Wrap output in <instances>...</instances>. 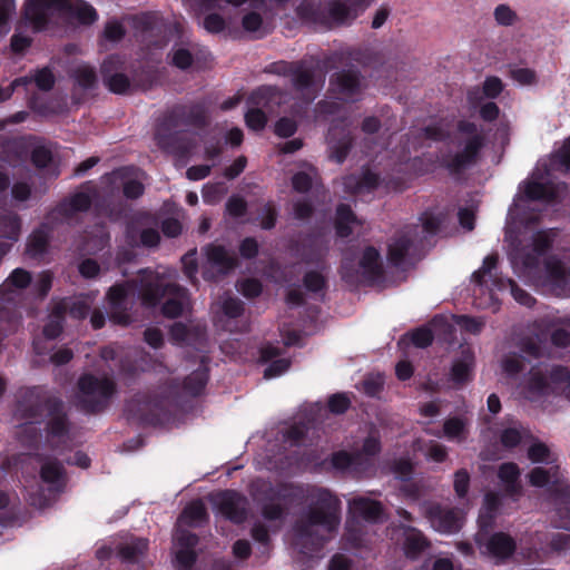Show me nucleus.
Segmentation results:
<instances>
[{
    "label": "nucleus",
    "instance_id": "obj_1",
    "mask_svg": "<svg viewBox=\"0 0 570 570\" xmlns=\"http://www.w3.org/2000/svg\"><path fill=\"white\" fill-rule=\"evenodd\" d=\"M311 507L296 527L297 539L313 544L325 540L340 523V501L325 489L308 494Z\"/></svg>",
    "mask_w": 570,
    "mask_h": 570
},
{
    "label": "nucleus",
    "instance_id": "obj_2",
    "mask_svg": "<svg viewBox=\"0 0 570 570\" xmlns=\"http://www.w3.org/2000/svg\"><path fill=\"white\" fill-rule=\"evenodd\" d=\"M175 271L144 272L140 278L139 296L145 306L154 307L161 298V312L167 317H177L189 308V297L185 288L173 283Z\"/></svg>",
    "mask_w": 570,
    "mask_h": 570
},
{
    "label": "nucleus",
    "instance_id": "obj_3",
    "mask_svg": "<svg viewBox=\"0 0 570 570\" xmlns=\"http://www.w3.org/2000/svg\"><path fill=\"white\" fill-rule=\"evenodd\" d=\"M521 393L530 401H540L551 394H564L570 399V373L563 367L537 364L522 381Z\"/></svg>",
    "mask_w": 570,
    "mask_h": 570
},
{
    "label": "nucleus",
    "instance_id": "obj_4",
    "mask_svg": "<svg viewBox=\"0 0 570 570\" xmlns=\"http://www.w3.org/2000/svg\"><path fill=\"white\" fill-rule=\"evenodd\" d=\"M206 519V508L202 501H194L188 504L180 518L178 519V529L174 534L173 550L175 553L178 570H189L193 566L196 554L195 547L197 537L187 530L181 529L183 525H198Z\"/></svg>",
    "mask_w": 570,
    "mask_h": 570
},
{
    "label": "nucleus",
    "instance_id": "obj_5",
    "mask_svg": "<svg viewBox=\"0 0 570 570\" xmlns=\"http://www.w3.org/2000/svg\"><path fill=\"white\" fill-rule=\"evenodd\" d=\"M497 255H489L483 259L482 266L472 274V282L479 289L480 294L489 293L490 301L497 302L494 291L510 289L513 298L525 306H531L534 299L522 288H520L512 279H503L497 273Z\"/></svg>",
    "mask_w": 570,
    "mask_h": 570
},
{
    "label": "nucleus",
    "instance_id": "obj_6",
    "mask_svg": "<svg viewBox=\"0 0 570 570\" xmlns=\"http://www.w3.org/2000/svg\"><path fill=\"white\" fill-rule=\"evenodd\" d=\"M421 222V225L406 226L389 244V259L393 264L399 265L403 261L413 242H423L435 235L444 222V216L425 213Z\"/></svg>",
    "mask_w": 570,
    "mask_h": 570
},
{
    "label": "nucleus",
    "instance_id": "obj_7",
    "mask_svg": "<svg viewBox=\"0 0 570 570\" xmlns=\"http://www.w3.org/2000/svg\"><path fill=\"white\" fill-rule=\"evenodd\" d=\"M454 139L458 149L453 155H449L444 163L449 168L460 170L475 163L484 145L485 134L475 124L461 121Z\"/></svg>",
    "mask_w": 570,
    "mask_h": 570
},
{
    "label": "nucleus",
    "instance_id": "obj_8",
    "mask_svg": "<svg viewBox=\"0 0 570 570\" xmlns=\"http://www.w3.org/2000/svg\"><path fill=\"white\" fill-rule=\"evenodd\" d=\"M115 392L116 385L111 379L85 374L78 381L76 401L82 409L96 412L107 406Z\"/></svg>",
    "mask_w": 570,
    "mask_h": 570
},
{
    "label": "nucleus",
    "instance_id": "obj_9",
    "mask_svg": "<svg viewBox=\"0 0 570 570\" xmlns=\"http://www.w3.org/2000/svg\"><path fill=\"white\" fill-rule=\"evenodd\" d=\"M370 3V0H331L322 9L307 11L303 6L301 11L316 21L342 24L353 21Z\"/></svg>",
    "mask_w": 570,
    "mask_h": 570
},
{
    "label": "nucleus",
    "instance_id": "obj_10",
    "mask_svg": "<svg viewBox=\"0 0 570 570\" xmlns=\"http://www.w3.org/2000/svg\"><path fill=\"white\" fill-rule=\"evenodd\" d=\"M40 478L46 489H38L29 492L30 503L43 509L49 505L65 485L62 465L56 460H47L40 469Z\"/></svg>",
    "mask_w": 570,
    "mask_h": 570
},
{
    "label": "nucleus",
    "instance_id": "obj_11",
    "mask_svg": "<svg viewBox=\"0 0 570 570\" xmlns=\"http://www.w3.org/2000/svg\"><path fill=\"white\" fill-rule=\"evenodd\" d=\"M550 233H535L530 247L518 248L511 254V263L514 271L527 276H533L538 268L540 257L550 247Z\"/></svg>",
    "mask_w": 570,
    "mask_h": 570
},
{
    "label": "nucleus",
    "instance_id": "obj_12",
    "mask_svg": "<svg viewBox=\"0 0 570 570\" xmlns=\"http://www.w3.org/2000/svg\"><path fill=\"white\" fill-rule=\"evenodd\" d=\"M381 451L380 440L371 435L364 440L361 451L347 453L345 451L333 454V466L338 470H348L356 473L366 471L372 465V459Z\"/></svg>",
    "mask_w": 570,
    "mask_h": 570
},
{
    "label": "nucleus",
    "instance_id": "obj_13",
    "mask_svg": "<svg viewBox=\"0 0 570 570\" xmlns=\"http://www.w3.org/2000/svg\"><path fill=\"white\" fill-rule=\"evenodd\" d=\"M215 511L226 519L240 523L247 517L248 502L236 491L227 490L210 495Z\"/></svg>",
    "mask_w": 570,
    "mask_h": 570
},
{
    "label": "nucleus",
    "instance_id": "obj_14",
    "mask_svg": "<svg viewBox=\"0 0 570 570\" xmlns=\"http://www.w3.org/2000/svg\"><path fill=\"white\" fill-rule=\"evenodd\" d=\"M276 89L273 87H263L252 94L249 101L252 107L245 115L246 125L253 130H262L267 121L266 114L263 110L269 109V101L275 98Z\"/></svg>",
    "mask_w": 570,
    "mask_h": 570
},
{
    "label": "nucleus",
    "instance_id": "obj_15",
    "mask_svg": "<svg viewBox=\"0 0 570 570\" xmlns=\"http://www.w3.org/2000/svg\"><path fill=\"white\" fill-rule=\"evenodd\" d=\"M381 272L380 254L373 247H368L364 250L356 275L350 269V262L347 259L343 263V277L348 281H358L361 278L364 281H374L381 276Z\"/></svg>",
    "mask_w": 570,
    "mask_h": 570
},
{
    "label": "nucleus",
    "instance_id": "obj_16",
    "mask_svg": "<svg viewBox=\"0 0 570 570\" xmlns=\"http://www.w3.org/2000/svg\"><path fill=\"white\" fill-rule=\"evenodd\" d=\"M362 80L355 70H344L331 80V89L335 97L344 101H354L361 95Z\"/></svg>",
    "mask_w": 570,
    "mask_h": 570
},
{
    "label": "nucleus",
    "instance_id": "obj_17",
    "mask_svg": "<svg viewBox=\"0 0 570 570\" xmlns=\"http://www.w3.org/2000/svg\"><path fill=\"white\" fill-rule=\"evenodd\" d=\"M425 513L432 528L441 533H453L461 528L463 515L458 509L430 505Z\"/></svg>",
    "mask_w": 570,
    "mask_h": 570
},
{
    "label": "nucleus",
    "instance_id": "obj_18",
    "mask_svg": "<svg viewBox=\"0 0 570 570\" xmlns=\"http://www.w3.org/2000/svg\"><path fill=\"white\" fill-rule=\"evenodd\" d=\"M204 252L208 264V269L204 272L206 278H213L215 273L226 274L236 266L235 256L223 246L208 245Z\"/></svg>",
    "mask_w": 570,
    "mask_h": 570
},
{
    "label": "nucleus",
    "instance_id": "obj_19",
    "mask_svg": "<svg viewBox=\"0 0 570 570\" xmlns=\"http://www.w3.org/2000/svg\"><path fill=\"white\" fill-rule=\"evenodd\" d=\"M129 286V284L112 286L107 294L109 317L116 324L127 325L130 323V316L127 313Z\"/></svg>",
    "mask_w": 570,
    "mask_h": 570
},
{
    "label": "nucleus",
    "instance_id": "obj_20",
    "mask_svg": "<svg viewBox=\"0 0 570 570\" xmlns=\"http://www.w3.org/2000/svg\"><path fill=\"white\" fill-rule=\"evenodd\" d=\"M521 352L522 354L511 353L502 361V368L507 374L517 375L522 372L525 368V363L530 362L525 356L537 358L542 355L538 340L533 338L523 342Z\"/></svg>",
    "mask_w": 570,
    "mask_h": 570
},
{
    "label": "nucleus",
    "instance_id": "obj_21",
    "mask_svg": "<svg viewBox=\"0 0 570 570\" xmlns=\"http://www.w3.org/2000/svg\"><path fill=\"white\" fill-rule=\"evenodd\" d=\"M122 61L119 57H108L101 65V77L107 88L115 94H124L129 88V79L120 72Z\"/></svg>",
    "mask_w": 570,
    "mask_h": 570
},
{
    "label": "nucleus",
    "instance_id": "obj_22",
    "mask_svg": "<svg viewBox=\"0 0 570 570\" xmlns=\"http://www.w3.org/2000/svg\"><path fill=\"white\" fill-rule=\"evenodd\" d=\"M68 1L69 0H30L26 9V14L35 22L37 28H40L55 12H66Z\"/></svg>",
    "mask_w": 570,
    "mask_h": 570
},
{
    "label": "nucleus",
    "instance_id": "obj_23",
    "mask_svg": "<svg viewBox=\"0 0 570 570\" xmlns=\"http://www.w3.org/2000/svg\"><path fill=\"white\" fill-rule=\"evenodd\" d=\"M543 284L549 286L557 295L564 292V286L570 278V266L564 265L556 257H549L544 261Z\"/></svg>",
    "mask_w": 570,
    "mask_h": 570
},
{
    "label": "nucleus",
    "instance_id": "obj_24",
    "mask_svg": "<svg viewBox=\"0 0 570 570\" xmlns=\"http://www.w3.org/2000/svg\"><path fill=\"white\" fill-rule=\"evenodd\" d=\"M292 81L297 90H314L324 83V72L320 67L305 65L291 66Z\"/></svg>",
    "mask_w": 570,
    "mask_h": 570
},
{
    "label": "nucleus",
    "instance_id": "obj_25",
    "mask_svg": "<svg viewBox=\"0 0 570 570\" xmlns=\"http://www.w3.org/2000/svg\"><path fill=\"white\" fill-rule=\"evenodd\" d=\"M475 540L481 548L484 546L485 551L497 558H507L515 549L513 539L504 533H495L485 541L484 534L479 532Z\"/></svg>",
    "mask_w": 570,
    "mask_h": 570
},
{
    "label": "nucleus",
    "instance_id": "obj_26",
    "mask_svg": "<svg viewBox=\"0 0 570 570\" xmlns=\"http://www.w3.org/2000/svg\"><path fill=\"white\" fill-rule=\"evenodd\" d=\"M48 411V433L53 439L62 440L68 433V422L62 403L51 401L46 405Z\"/></svg>",
    "mask_w": 570,
    "mask_h": 570
},
{
    "label": "nucleus",
    "instance_id": "obj_27",
    "mask_svg": "<svg viewBox=\"0 0 570 570\" xmlns=\"http://www.w3.org/2000/svg\"><path fill=\"white\" fill-rule=\"evenodd\" d=\"M350 511L370 522H377L382 519L383 510L380 502L357 497L348 501Z\"/></svg>",
    "mask_w": 570,
    "mask_h": 570
},
{
    "label": "nucleus",
    "instance_id": "obj_28",
    "mask_svg": "<svg viewBox=\"0 0 570 570\" xmlns=\"http://www.w3.org/2000/svg\"><path fill=\"white\" fill-rule=\"evenodd\" d=\"M148 549V540L144 538H130L120 544L118 556L124 562L139 563Z\"/></svg>",
    "mask_w": 570,
    "mask_h": 570
},
{
    "label": "nucleus",
    "instance_id": "obj_29",
    "mask_svg": "<svg viewBox=\"0 0 570 570\" xmlns=\"http://www.w3.org/2000/svg\"><path fill=\"white\" fill-rule=\"evenodd\" d=\"M397 532H402L404 537L403 550L409 558H416L428 547L426 539L422 532L415 528L403 527L399 529Z\"/></svg>",
    "mask_w": 570,
    "mask_h": 570
},
{
    "label": "nucleus",
    "instance_id": "obj_30",
    "mask_svg": "<svg viewBox=\"0 0 570 570\" xmlns=\"http://www.w3.org/2000/svg\"><path fill=\"white\" fill-rule=\"evenodd\" d=\"M66 12L81 24H91L98 19L95 8L83 0H69Z\"/></svg>",
    "mask_w": 570,
    "mask_h": 570
},
{
    "label": "nucleus",
    "instance_id": "obj_31",
    "mask_svg": "<svg viewBox=\"0 0 570 570\" xmlns=\"http://www.w3.org/2000/svg\"><path fill=\"white\" fill-rule=\"evenodd\" d=\"M561 476L558 465H550L549 468L538 466L529 473V481L533 487L543 488L558 484Z\"/></svg>",
    "mask_w": 570,
    "mask_h": 570
},
{
    "label": "nucleus",
    "instance_id": "obj_32",
    "mask_svg": "<svg viewBox=\"0 0 570 570\" xmlns=\"http://www.w3.org/2000/svg\"><path fill=\"white\" fill-rule=\"evenodd\" d=\"M474 365V355L470 350L462 352L461 358L453 363L451 377L456 384H463L471 379Z\"/></svg>",
    "mask_w": 570,
    "mask_h": 570
},
{
    "label": "nucleus",
    "instance_id": "obj_33",
    "mask_svg": "<svg viewBox=\"0 0 570 570\" xmlns=\"http://www.w3.org/2000/svg\"><path fill=\"white\" fill-rule=\"evenodd\" d=\"M90 205L91 196L86 191H79L61 203L58 207V213L67 218H71L77 213L87 210Z\"/></svg>",
    "mask_w": 570,
    "mask_h": 570
},
{
    "label": "nucleus",
    "instance_id": "obj_34",
    "mask_svg": "<svg viewBox=\"0 0 570 570\" xmlns=\"http://www.w3.org/2000/svg\"><path fill=\"white\" fill-rule=\"evenodd\" d=\"M31 283V275L22 268H16L8 278L1 284L0 293L4 299H10L9 294L16 289L26 288Z\"/></svg>",
    "mask_w": 570,
    "mask_h": 570
},
{
    "label": "nucleus",
    "instance_id": "obj_35",
    "mask_svg": "<svg viewBox=\"0 0 570 570\" xmlns=\"http://www.w3.org/2000/svg\"><path fill=\"white\" fill-rule=\"evenodd\" d=\"M20 218L12 213H0V238L12 245L20 236Z\"/></svg>",
    "mask_w": 570,
    "mask_h": 570
},
{
    "label": "nucleus",
    "instance_id": "obj_36",
    "mask_svg": "<svg viewBox=\"0 0 570 570\" xmlns=\"http://www.w3.org/2000/svg\"><path fill=\"white\" fill-rule=\"evenodd\" d=\"M468 421L462 417H450L443 423V436L449 441L462 443L468 439Z\"/></svg>",
    "mask_w": 570,
    "mask_h": 570
},
{
    "label": "nucleus",
    "instance_id": "obj_37",
    "mask_svg": "<svg viewBox=\"0 0 570 570\" xmlns=\"http://www.w3.org/2000/svg\"><path fill=\"white\" fill-rule=\"evenodd\" d=\"M501 482L504 484L505 491L515 495L520 493L521 487L518 482L520 470L514 463H504L500 466L498 473Z\"/></svg>",
    "mask_w": 570,
    "mask_h": 570
},
{
    "label": "nucleus",
    "instance_id": "obj_38",
    "mask_svg": "<svg viewBox=\"0 0 570 570\" xmlns=\"http://www.w3.org/2000/svg\"><path fill=\"white\" fill-rule=\"evenodd\" d=\"M499 503L500 499L497 493L491 492L485 494L484 503L479 515V525L481 531H485L492 527Z\"/></svg>",
    "mask_w": 570,
    "mask_h": 570
},
{
    "label": "nucleus",
    "instance_id": "obj_39",
    "mask_svg": "<svg viewBox=\"0 0 570 570\" xmlns=\"http://www.w3.org/2000/svg\"><path fill=\"white\" fill-rule=\"evenodd\" d=\"M59 309L65 313L68 311L69 314L75 318H85L90 309L91 303L87 297H75L59 302L57 304Z\"/></svg>",
    "mask_w": 570,
    "mask_h": 570
},
{
    "label": "nucleus",
    "instance_id": "obj_40",
    "mask_svg": "<svg viewBox=\"0 0 570 570\" xmlns=\"http://www.w3.org/2000/svg\"><path fill=\"white\" fill-rule=\"evenodd\" d=\"M357 224L356 217L348 206L340 205L336 210V233L340 237H346L352 233L353 226Z\"/></svg>",
    "mask_w": 570,
    "mask_h": 570
},
{
    "label": "nucleus",
    "instance_id": "obj_41",
    "mask_svg": "<svg viewBox=\"0 0 570 570\" xmlns=\"http://www.w3.org/2000/svg\"><path fill=\"white\" fill-rule=\"evenodd\" d=\"M207 383V372L205 367H199L193 372L185 381L184 389L190 395L199 394Z\"/></svg>",
    "mask_w": 570,
    "mask_h": 570
},
{
    "label": "nucleus",
    "instance_id": "obj_42",
    "mask_svg": "<svg viewBox=\"0 0 570 570\" xmlns=\"http://www.w3.org/2000/svg\"><path fill=\"white\" fill-rule=\"evenodd\" d=\"M63 314L56 305L49 315V320L43 327V334L47 338H56L62 331Z\"/></svg>",
    "mask_w": 570,
    "mask_h": 570
},
{
    "label": "nucleus",
    "instance_id": "obj_43",
    "mask_svg": "<svg viewBox=\"0 0 570 570\" xmlns=\"http://www.w3.org/2000/svg\"><path fill=\"white\" fill-rule=\"evenodd\" d=\"M48 237L43 230H36L28 240L27 254L31 257L42 255L47 247Z\"/></svg>",
    "mask_w": 570,
    "mask_h": 570
},
{
    "label": "nucleus",
    "instance_id": "obj_44",
    "mask_svg": "<svg viewBox=\"0 0 570 570\" xmlns=\"http://www.w3.org/2000/svg\"><path fill=\"white\" fill-rule=\"evenodd\" d=\"M226 193L227 188L223 183H208L203 187L202 196L206 204L214 205L220 202Z\"/></svg>",
    "mask_w": 570,
    "mask_h": 570
},
{
    "label": "nucleus",
    "instance_id": "obj_45",
    "mask_svg": "<svg viewBox=\"0 0 570 570\" xmlns=\"http://www.w3.org/2000/svg\"><path fill=\"white\" fill-rule=\"evenodd\" d=\"M453 321L460 328L472 334H479L485 325L484 318L466 315L453 316Z\"/></svg>",
    "mask_w": 570,
    "mask_h": 570
},
{
    "label": "nucleus",
    "instance_id": "obj_46",
    "mask_svg": "<svg viewBox=\"0 0 570 570\" xmlns=\"http://www.w3.org/2000/svg\"><path fill=\"white\" fill-rule=\"evenodd\" d=\"M494 20L499 26L511 27L518 22L517 12L508 4H499L493 11Z\"/></svg>",
    "mask_w": 570,
    "mask_h": 570
},
{
    "label": "nucleus",
    "instance_id": "obj_47",
    "mask_svg": "<svg viewBox=\"0 0 570 570\" xmlns=\"http://www.w3.org/2000/svg\"><path fill=\"white\" fill-rule=\"evenodd\" d=\"M528 456L533 463H553L550 449L543 443H533L528 450Z\"/></svg>",
    "mask_w": 570,
    "mask_h": 570
},
{
    "label": "nucleus",
    "instance_id": "obj_48",
    "mask_svg": "<svg viewBox=\"0 0 570 570\" xmlns=\"http://www.w3.org/2000/svg\"><path fill=\"white\" fill-rule=\"evenodd\" d=\"M73 77L77 83L83 88H91L97 81L94 69L88 65L77 66L73 69Z\"/></svg>",
    "mask_w": 570,
    "mask_h": 570
},
{
    "label": "nucleus",
    "instance_id": "obj_49",
    "mask_svg": "<svg viewBox=\"0 0 570 570\" xmlns=\"http://www.w3.org/2000/svg\"><path fill=\"white\" fill-rule=\"evenodd\" d=\"M420 450L426 459L434 462H443L448 456L446 446L435 441H429Z\"/></svg>",
    "mask_w": 570,
    "mask_h": 570
},
{
    "label": "nucleus",
    "instance_id": "obj_50",
    "mask_svg": "<svg viewBox=\"0 0 570 570\" xmlns=\"http://www.w3.org/2000/svg\"><path fill=\"white\" fill-rule=\"evenodd\" d=\"M525 195L532 200L548 199L552 196V190L546 184L533 180L527 184Z\"/></svg>",
    "mask_w": 570,
    "mask_h": 570
},
{
    "label": "nucleus",
    "instance_id": "obj_51",
    "mask_svg": "<svg viewBox=\"0 0 570 570\" xmlns=\"http://www.w3.org/2000/svg\"><path fill=\"white\" fill-rule=\"evenodd\" d=\"M470 485V474L465 469H460L454 473V491L458 497L463 498L468 493Z\"/></svg>",
    "mask_w": 570,
    "mask_h": 570
},
{
    "label": "nucleus",
    "instance_id": "obj_52",
    "mask_svg": "<svg viewBox=\"0 0 570 570\" xmlns=\"http://www.w3.org/2000/svg\"><path fill=\"white\" fill-rule=\"evenodd\" d=\"M142 173H137L132 179L127 180L124 184V194L128 198H137L144 191V185L141 183Z\"/></svg>",
    "mask_w": 570,
    "mask_h": 570
},
{
    "label": "nucleus",
    "instance_id": "obj_53",
    "mask_svg": "<svg viewBox=\"0 0 570 570\" xmlns=\"http://www.w3.org/2000/svg\"><path fill=\"white\" fill-rule=\"evenodd\" d=\"M291 365V362L286 358H278L273 361L264 371L265 379H273L285 373Z\"/></svg>",
    "mask_w": 570,
    "mask_h": 570
},
{
    "label": "nucleus",
    "instance_id": "obj_54",
    "mask_svg": "<svg viewBox=\"0 0 570 570\" xmlns=\"http://www.w3.org/2000/svg\"><path fill=\"white\" fill-rule=\"evenodd\" d=\"M51 160H52V154H51L50 149H48L47 147L37 146L32 150V161L37 167H39V168L47 167Z\"/></svg>",
    "mask_w": 570,
    "mask_h": 570
},
{
    "label": "nucleus",
    "instance_id": "obj_55",
    "mask_svg": "<svg viewBox=\"0 0 570 570\" xmlns=\"http://www.w3.org/2000/svg\"><path fill=\"white\" fill-rule=\"evenodd\" d=\"M14 10V0H0V33L8 31L7 24Z\"/></svg>",
    "mask_w": 570,
    "mask_h": 570
},
{
    "label": "nucleus",
    "instance_id": "obj_56",
    "mask_svg": "<svg viewBox=\"0 0 570 570\" xmlns=\"http://www.w3.org/2000/svg\"><path fill=\"white\" fill-rule=\"evenodd\" d=\"M52 285V275L50 272H42L39 274L33 287L36 292L41 296H46Z\"/></svg>",
    "mask_w": 570,
    "mask_h": 570
},
{
    "label": "nucleus",
    "instance_id": "obj_57",
    "mask_svg": "<svg viewBox=\"0 0 570 570\" xmlns=\"http://www.w3.org/2000/svg\"><path fill=\"white\" fill-rule=\"evenodd\" d=\"M171 338L177 343H191V333L183 323H175L170 330Z\"/></svg>",
    "mask_w": 570,
    "mask_h": 570
},
{
    "label": "nucleus",
    "instance_id": "obj_58",
    "mask_svg": "<svg viewBox=\"0 0 570 570\" xmlns=\"http://www.w3.org/2000/svg\"><path fill=\"white\" fill-rule=\"evenodd\" d=\"M239 292L246 297H255L261 294L262 285L256 279H245L239 284Z\"/></svg>",
    "mask_w": 570,
    "mask_h": 570
},
{
    "label": "nucleus",
    "instance_id": "obj_59",
    "mask_svg": "<svg viewBox=\"0 0 570 570\" xmlns=\"http://www.w3.org/2000/svg\"><path fill=\"white\" fill-rule=\"evenodd\" d=\"M412 342L416 347H426L433 341V335L428 328H419L412 333Z\"/></svg>",
    "mask_w": 570,
    "mask_h": 570
},
{
    "label": "nucleus",
    "instance_id": "obj_60",
    "mask_svg": "<svg viewBox=\"0 0 570 570\" xmlns=\"http://www.w3.org/2000/svg\"><path fill=\"white\" fill-rule=\"evenodd\" d=\"M193 62V57L190 52L184 48H178L173 52V63L180 68L186 69Z\"/></svg>",
    "mask_w": 570,
    "mask_h": 570
},
{
    "label": "nucleus",
    "instance_id": "obj_61",
    "mask_svg": "<svg viewBox=\"0 0 570 570\" xmlns=\"http://www.w3.org/2000/svg\"><path fill=\"white\" fill-rule=\"evenodd\" d=\"M124 35L125 30L117 21L108 22L104 30L105 38L114 42L120 40Z\"/></svg>",
    "mask_w": 570,
    "mask_h": 570
},
{
    "label": "nucleus",
    "instance_id": "obj_62",
    "mask_svg": "<svg viewBox=\"0 0 570 570\" xmlns=\"http://www.w3.org/2000/svg\"><path fill=\"white\" fill-rule=\"evenodd\" d=\"M296 130V124L289 118H282L275 125V132L279 137H289Z\"/></svg>",
    "mask_w": 570,
    "mask_h": 570
},
{
    "label": "nucleus",
    "instance_id": "obj_63",
    "mask_svg": "<svg viewBox=\"0 0 570 570\" xmlns=\"http://www.w3.org/2000/svg\"><path fill=\"white\" fill-rule=\"evenodd\" d=\"M512 78L520 85H532L535 82V72L528 68H519L512 71Z\"/></svg>",
    "mask_w": 570,
    "mask_h": 570
},
{
    "label": "nucleus",
    "instance_id": "obj_64",
    "mask_svg": "<svg viewBox=\"0 0 570 570\" xmlns=\"http://www.w3.org/2000/svg\"><path fill=\"white\" fill-rule=\"evenodd\" d=\"M556 160L564 170H570V138L564 141L563 146L556 155Z\"/></svg>",
    "mask_w": 570,
    "mask_h": 570
}]
</instances>
